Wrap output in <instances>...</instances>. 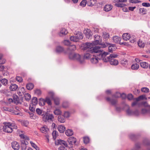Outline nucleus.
Instances as JSON below:
<instances>
[{"instance_id": "1", "label": "nucleus", "mask_w": 150, "mask_h": 150, "mask_svg": "<svg viewBox=\"0 0 150 150\" xmlns=\"http://www.w3.org/2000/svg\"><path fill=\"white\" fill-rule=\"evenodd\" d=\"M107 43L101 44L99 45L96 46L95 47L93 46L91 50H90V52L93 53H96V55L98 56V58L99 59H103L104 58H105L106 55L108 54L107 52H103V50L100 49L101 48H105L108 46Z\"/></svg>"}, {"instance_id": "2", "label": "nucleus", "mask_w": 150, "mask_h": 150, "mask_svg": "<svg viewBox=\"0 0 150 150\" xmlns=\"http://www.w3.org/2000/svg\"><path fill=\"white\" fill-rule=\"evenodd\" d=\"M117 55L115 54H112L110 55L109 57L104 58L103 60L104 62H110V64L112 65H117L118 64V61L117 60L114 59V58L117 57Z\"/></svg>"}, {"instance_id": "3", "label": "nucleus", "mask_w": 150, "mask_h": 150, "mask_svg": "<svg viewBox=\"0 0 150 150\" xmlns=\"http://www.w3.org/2000/svg\"><path fill=\"white\" fill-rule=\"evenodd\" d=\"M3 131L7 133H11L13 131V128L16 129L17 127L10 122H4L3 123Z\"/></svg>"}, {"instance_id": "4", "label": "nucleus", "mask_w": 150, "mask_h": 150, "mask_svg": "<svg viewBox=\"0 0 150 150\" xmlns=\"http://www.w3.org/2000/svg\"><path fill=\"white\" fill-rule=\"evenodd\" d=\"M70 59L74 60H76L80 63H82L83 62V59L81 55L77 53H70L69 55Z\"/></svg>"}, {"instance_id": "5", "label": "nucleus", "mask_w": 150, "mask_h": 150, "mask_svg": "<svg viewBox=\"0 0 150 150\" xmlns=\"http://www.w3.org/2000/svg\"><path fill=\"white\" fill-rule=\"evenodd\" d=\"M56 115H59L58 120L61 123H64L65 122V118L70 116L71 113H54Z\"/></svg>"}, {"instance_id": "6", "label": "nucleus", "mask_w": 150, "mask_h": 150, "mask_svg": "<svg viewBox=\"0 0 150 150\" xmlns=\"http://www.w3.org/2000/svg\"><path fill=\"white\" fill-rule=\"evenodd\" d=\"M39 115H42L43 116L42 117L43 120L45 122L47 121L49 122L52 121V120L53 118V116L52 114H49V113H37Z\"/></svg>"}, {"instance_id": "7", "label": "nucleus", "mask_w": 150, "mask_h": 150, "mask_svg": "<svg viewBox=\"0 0 150 150\" xmlns=\"http://www.w3.org/2000/svg\"><path fill=\"white\" fill-rule=\"evenodd\" d=\"M83 38V36L80 33H78L76 36H72L70 38L71 41L75 42H77L79 41V40L82 39Z\"/></svg>"}, {"instance_id": "8", "label": "nucleus", "mask_w": 150, "mask_h": 150, "mask_svg": "<svg viewBox=\"0 0 150 150\" xmlns=\"http://www.w3.org/2000/svg\"><path fill=\"white\" fill-rule=\"evenodd\" d=\"M93 43H86L83 44L82 47L83 49L84 50H87L90 52V50H91L93 46Z\"/></svg>"}, {"instance_id": "9", "label": "nucleus", "mask_w": 150, "mask_h": 150, "mask_svg": "<svg viewBox=\"0 0 150 150\" xmlns=\"http://www.w3.org/2000/svg\"><path fill=\"white\" fill-rule=\"evenodd\" d=\"M95 41L93 42V45H96L100 44L101 42V39L100 36L98 35H96L94 36Z\"/></svg>"}, {"instance_id": "10", "label": "nucleus", "mask_w": 150, "mask_h": 150, "mask_svg": "<svg viewBox=\"0 0 150 150\" xmlns=\"http://www.w3.org/2000/svg\"><path fill=\"white\" fill-rule=\"evenodd\" d=\"M150 113H127L126 115L127 116L137 117L139 116H144V115H149Z\"/></svg>"}, {"instance_id": "11", "label": "nucleus", "mask_w": 150, "mask_h": 150, "mask_svg": "<svg viewBox=\"0 0 150 150\" xmlns=\"http://www.w3.org/2000/svg\"><path fill=\"white\" fill-rule=\"evenodd\" d=\"M19 132V136L20 137L21 140H24L25 141L26 140H29L30 139L29 137L27 136L24 134V133L22 131H20Z\"/></svg>"}, {"instance_id": "12", "label": "nucleus", "mask_w": 150, "mask_h": 150, "mask_svg": "<svg viewBox=\"0 0 150 150\" xmlns=\"http://www.w3.org/2000/svg\"><path fill=\"white\" fill-rule=\"evenodd\" d=\"M11 146L15 150H18L20 148L19 144L16 142H12Z\"/></svg>"}, {"instance_id": "13", "label": "nucleus", "mask_w": 150, "mask_h": 150, "mask_svg": "<svg viewBox=\"0 0 150 150\" xmlns=\"http://www.w3.org/2000/svg\"><path fill=\"white\" fill-rule=\"evenodd\" d=\"M68 142L69 144L73 145L75 144L76 142V139L74 137H71L68 139Z\"/></svg>"}, {"instance_id": "14", "label": "nucleus", "mask_w": 150, "mask_h": 150, "mask_svg": "<svg viewBox=\"0 0 150 150\" xmlns=\"http://www.w3.org/2000/svg\"><path fill=\"white\" fill-rule=\"evenodd\" d=\"M112 8V5L110 4L106 5L104 7L103 10L106 12H108L110 11Z\"/></svg>"}, {"instance_id": "15", "label": "nucleus", "mask_w": 150, "mask_h": 150, "mask_svg": "<svg viewBox=\"0 0 150 150\" xmlns=\"http://www.w3.org/2000/svg\"><path fill=\"white\" fill-rule=\"evenodd\" d=\"M98 59H100L98 58V56L94 55L93 56L91 57V61L93 64H96L98 62Z\"/></svg>"}, {"instance_id": "16", "label": "nucleus", "mask_w": 150, "mask_h": 150, "mask_svg": "<svg viewBox=\"0 0 150 150\" xmlns=\"http://www.w3.org/2000/svg\"><path fill=\"white\" fill-rule=\"evenodd\" d=\"M40 130L41 132L45 134L47 133L49 131L48 128L46 126H44L41 127Z\"/></svg>"}, {"instance_id": "17", "label": "nucleus", "mask_w": 150, "mask_h": 150, "mask_svg": "<svg viewBox=\"0 0 150 150\" xmlns=\"http://www.w3.org/2000/svg\"><path fill=\"white\" fill-rule=\"evenodd\" d=\"M68 33V31L65 28H62L60 30L59 35L60 36H62L64 35L67 34Z\"/></svg>"}, {"instance_id": "18", "label": "nucleus", "mask_w": 150, "mask_h": 150, "mask_svg": "<svg viewBox=\"0 0 150 150\" xmlns=\"http://www.w3.org/2000/svg\"><path fill=\"white\" fill-rule=\"evenodd\" d=\"M106 100L110 103L112 105H115L116 104L117 100L115 99H111L109 97H107L106 98Z\"/></svg>"}, {"instance_id": "19", "label": "nucleus", "mask_w": 150, "mask_h": 150, "mask_svg": "<svg viewBox=\"0 0 150 150\" xmlns=\"http://www.w3.org/2000/svg\"><path fill=\"white\" fill-rule=\"evenodd\" d=\"M18 86L16 84H11L9 87V89L11 91H16L18 88Z\"/></svg>"}, {"instance_id": "20", "label": "nucleus", "mask_w": 150, "mask_h": 150, "mask_svg": "<svg viewBox=\"0 0 150 150\" xmlns=\"http://www.w3.org/2000/svg\"><path fill=\"white\" fill-rule=\"evenodd\" d=\"M21 149L23 150H25L26 149V145L27 143L25 141L21 140Z\"/></svg>"}, {"instance_id": "21", "label": "nucleus", "mask_w": 150, "mask_h": 150, "mask_svg": "<svg viewBox=\"0 0 150 150\" xmlns=\"http://www.w3.org/2000/svg\"><path fill=\"white\" fill-rule=\"evenodd\" d=\"M120 64L122 66L126 67L128 64V60L125 59H122L120 61Z\"/></svg>"}, {"instance_id": "22", "label": "nucleus", "mask_w": 150, "mask_h": 150, "mask_svg": "<svg viewBox=\"0 0 150 150\" xmlns=\"http://www.w3.org/2000/svg\"><path fill=\"white\" fill-rule=\"evenodd\" d=\"M58 129L60 133H62L65 131V128L64 126L60 125L58 126Z\"/></svg>"}, {"instance_id": "23", "label": "nucleus", "mask_w": 150, "mask_h": 150, "mask_svg": "<svg viewBox=\"0 0 150 150\" xmlns=\"http://www.w3.org/2000/svg\"><path fill=\"white\" fill-rule=\"evenodd\" d=\"M58 142L59 144H60L62 146H64V147L67 146V144L66 142L64 141L61 140H58Z\"/></svg>"}, {"instance_id": "24", "label": "nucleus", "mask_w": 150, "mask_h": 150, "mask_svg": "<svg viewBox=\"0 0 150 150\" xmlns=\"http://www.w3.org/2000/svg\"><path fill=\"white\" fill-rule=\"evenodd\" d=\"M55 51L56 52L60 53L63 51L64 49L60 46H58L56 47Z\"/></svg>"}, {"instance_id": "25", "label": "nucleus", "mask_w": 150, "mask_h": 150, "mask_svg": "<svg viewBox=\"0 0 150 150\" xmlns=\"http://www.w3.org/2000/svg\"><path fill=\"white\" fill-rule=\"evenodd\" d=\"M122 38L124 40H127L130 39V35L127 33L124 34L122 35Z\"/></svg>"}, {"instance_id": "26", "label": "nucleus", "mask_w": 150, "mask_h": 150, "mask_svg": "<svg viewBox=\"0 0 150 150\" xmlns=\"http://www.w3.org/2000/svg\"><path fill=\"white\" fill-rule=\"evenodd\" d=\"M140 65L141 67L145 69L147 68L149 66L148 64L145 62H140Z\"/></svg>"}, {"instance_id": "27", "label": "nucleus", "mask_w": 150, "mask_h": 150, "mask_svg": "<svg viewBox=\"0 0 150 150\" xmlns=\"http://www.w3.org/2000/svg\"><path fill=\"white\" fill-rule=\"evenodd\" d=\"M13 101L15 103L17 104L19 103L20 102H19V98L17 95H13Z\"/></svg>"}, {"instance_id": "28", "label": "nucleus", "mask_w": 150, "mask_h": 150, "mask_svg": "<svg viewBox=\"0 0 150 150\" xmlns=\"http://www.w3.org/2000/svg\"><path fill=\"white\" fill-rule=\"evenodd\" d=\"M121 38L117 36H114L113 38V41L115 43H118L120 41Z\"/></svg>"}, {"instance_id": "29", "label": "nucleus", "mask_w": 150, "mask_h": 150, "mask_svg": "<svg viewBox=\"0 0 150 150\" xmlns=\"http://www.w3.org/2000/svg\"><path fill=\"white\" fill-rule=\"evenodd\" d=\"M34 86V85L32 83H29L26 85L27 88L28 90H31L33 89Z\"/></svg>"}, {"instance_id": "30", "label": "nucleus", "mask_w": 150, "mask_h": 150, "mask_svg": "<svg viewBox=\"0 0 150 150\" xmlns=\"http://www.w3.org/2000/svg\"><path fill=\"white\" fill-rule=\"evenodd\" d=\"M110 45L108 47L109 51L112 52L115 49V47L114 45L110 44Z\"/></svg>"}, {"instance_id": "31", "label": "nucleus", "mask_w": 150, "mask_h": 150, "mask_svg": "<svg viewBox=\"0 0 150 150\" xmlns=\"http://www.w3.org/2000/svg\"><path fill=\"white\" fill-rule=\"evenodd\" d=\"M73 131L70 129L67 130L65 132L66 135L68 136H70L72 135L73 134Z\"/></svg>"}, {"instance_id": "32", "label": "nucleus", "mask_w": 150, "mask_h": 150, "mask_svg": "<svg viewBox=\"0 0 150 150\" xmlns=\"http://www.w3.org/2000/svg\"><path fill=\"white\" fill-rule=\"evenodd\" d=\"M139 66L138 64L135 63L133 64L131 67V69L133 70H137L139 68Z\"/></svg>"}, {"instance_id": "33", "label": "nucleus", "mask_w": 150, "mask_h": 150, "mask_svg": "<svg viewBox=\"0 0 150 150\" xmlns=\"http://www.w3.org/2000/svg\"><path fill=\"white\" fill-rule=\"evenodd\" d=\"M38 101L37 98L33 97L31 100V103L33 105H36L38 103Z\"/></svg>"}, {"instance_id": "34", "label": "nucleus", "mask_w": 150, "mask_h": 150, "mask_svg": "<svg viewBox=\"0 0 150 150\" xmlns=\"http://www.w3.org/2000/svg\"><path fill=\"white\" fill-rule=\"evenodd\" d=\"M45 100L42 98L39 99V104L40 106H43L45 104Z\"/></svg>"}, {"instance_id": "35", "label": "nucleus", "mask_w": 150, "mask_h": 150, "mask_svg": "<svg viewBox=\"0 0 150 150\" xmlns=\"http://www.w3.org/2000/svg\"><path fill=\"white\" fill-rule=\"evenodd\" d=\"M96 1L95 0H90L88 3V5L89 6H93L96 3Z\"/></svg>"}, {"instance_id": "36", "label": "nucleus", "mask_w": 150, "mask_h": 150, "mask_svg": "<svg viewBox=\"0 0 150 150\" xmlns=\"http://www.w3.org/2000/svg\"><path fill=\"white\" fill-rule=\"evenodd\" d=\"M139 13L142 14L143 15L146 13L147 10L144 8H141L139 9Z\"/></svg>"}, {"instance_id": "37", "label": "nucleus", "mask_w": 150, "mask_h": 150, "mask_svg": "<svg viewBox=\"0 0 150 150\" xmlns=\"http://www.w3.org/2000/svg\"><path fill=\"white\" fill-rule=\"evenodd\" d=\"M1 83L4 86H6L8 83V80L6 79H2L1 80Z\"/></svg>"}, {"instance_id": "38", "label": "nucleus", "mask_w": 150, "mask_h": 150, "mask_svg": "<svg viewBox=\"0 0 150 150\" xmlns=\"http://www.w3.org/2000/svg\"><path fill=\"white\" fill-rule=\"evenodd\" d=\"M30 143L31 144V146L34 148L36 150H40L39 148L34 143H33L32 141H30Z\"/></svg>"}, {"instance_id": "39", "label": "nucleus", "mask_w": 150, "mask_h": 150, "mask_svg": "<svg viewBox=\"0 0 150 150\" xmlns=\"http://www.w3.org/2000/svg\"><path fill=\"white\" fill-rule=\"evenodd\" d=\"M84 143L85 144H87L89 142V138L88 137H83Z\"/></svg>"}, {"instance_id": "40", "label": "nucleus", "mask_w": 150, "mask_h": 150, "mask_svg": "<svg viewBox=\"0 0 150 150\" xmlns=\"http://www.w3.org/2000/svg\"><path fill=\"white\" fill-rule=\"evenodd\" d=\"M76 49V46L74 45H72L69 46L68 50L70 51H74Z\"/></svg>"}, {"instance_id": "41", "label": "nucleus", "mask_w": 150, "mask_h": 150, "mask_svg": "<svg viewBox=\"0 0 150 150\" xmlns=\"http://www.w3.org/2000/svg\"><path fill=\"white\" fill-rule=\"evenodd\" d=\"M117 94H118V96H116V97H121L123 99H125L126 97V95L124 93H122V94H120L119 93H117Z\"/></svg>"}, {"instance_id": "42", "label": "nucleus", "mask_w": 150, "mask_h": 150, "mask_svg": "<svg viewBox=\"0 0 150 150\" xmlns=\"http://www.w3.org/2000/svg\"><path fill=\"white\" fill-rule=\"evenodd\" d=\"M30 117L32 119H35L37 118V116L34 113H29Z\"/></svg>"}, {"instance_id": "43", "label": "nucleus", "mask_w": 150, "mask_h": 150, "mask_svg": "<svg viewBox=\"0 0 150 150\" xmlns=\"http://www.w3.org/2000/svg\"><path fill=\"white\" fill-rule=\"evenodd\" d=\"M142 92L144 93H148L149 92V89L147 87H143L141 89Z\"/></svg>"}, {"instance_id": "44", "label": "nucleus", "mask_w": 150, "mask_h": 150, "mask_svg": "<svg viewBox=\"0 0 150 150\" xmlns=\"http://www.w3.org/2000/svg\"><path fill=\"white\" fill-rule=\"evenodd\" d=\"M115 5L117 7H123L125 6V4L123 3H115Z\"/></svg>"}, {"instance_id": "45", "label": "nucleus", "mask_w": 150, "mask_h": 150, "mask_svg": "<svg viewBox=\"0 0 150 150\" xmlns=\"http://www.w3.org/2000/svg\"><path fill=\"white\" fill-rule=\"evenodd\" d=\"M24 96L25 99L27 101H28L30 99L31 96L29 93L25 94Z\"/></svg>"}, {"instance_id": "46", "label": "nucleus", "mask_w": 150, "mask_h": 150, "mask_svg": "<svg viewBox=\"0 0 150 150\" xmlns=\"http://www.w3.org/2000/svg\"><path fill=\"white\" fill-rule=\"evenodd\" d=\"M138 46L141 47H143L145 46V43L143 42L142 41L139 40V42H138Z\"/></svg>"}, {"instance_id": "47", "label": "nucleus", "mask_w": 150, "mask_h": 150, "mask_svg": "<svg viewBox=\"0 0 150 150\" xmlns=\"http://www.w3.org/2000/svg\"><path fill=\"white\" fill-rule=\"evenodd\" d=\"M145 98V96L141 95L139 96L138 98H135V100L137 101H139L141 100H143Z\"/></svg>"}, {"instance_id": "48", "label": "nucleus", "mask_w": 150, "mask_h": 150, "mask_svg": "<svg viewBox=\"0 0 150 150\" xmlns=\"http://www.w3.org/2000/svg\"><path fill=\"white\" fill-rule=\"evenodd\" d=\"M103 36L104 38L106 39L109 38V35L106 32H103Z\"/></svg>"}, {"instance_id": "49", "label": "nucleus", "mask_w": 150, "mask_h": 150, "mask_svg": "<svg viewBox=\"0 0 150 150\" xmlns=\"http://www.w3.org/2000/svg\"><path fill=\"white\" fill-rule=\"evenodd\" d=\"M55 103L57 105H58L59 104V99L57 97H55L53 99Z\"/></svg>"}, {"instance_id": "50", "label": "nucleus", "mask_w": 150, "mask_h": 150, "mask_svg": "<svg viewBox=\"0 0 150 150\" xmlns=\"http://www.w3.org/2000/svg\"><path fill=\"white\" fill-rule=\"evenodd\" d=\"M87 3V1L86 0H83L80 3V5L81 6L84 7L86 5Z\"/></svg>"}, {"instance_id": "51", "label": "nucleus", "mask_w": 150, "mask_h": 150, "mask_svg": "<svg viewBox=\"0 0 150 150\" xmlns=\"http://www.w3.org/2000/svg\"><path fill=\"white\" fill-rule=\"evenodd\" d=\"M35 106L34 105H30L29 107V110L30 111L32 112H33L35 111Z\"/></svg>"}, {"instance_id": "52", "label": "nucleus", "mask_w": 150, "mask_h": 150, "mask_svg": "<svg viewBox=\"0 0 150 150\" xmlns=\"http://www.w3.org/2000/svg\"><path fill=\"white\" fill-rule=\"evenodd\" d=\"M22 125L25 127H27L29 125V122L27 120H23L22 123Z\"/></svg>"}, {"instance_id": "53", "label": "nucleus", "mask_w": 150, "mask_h": 150, "mask_svg": "<svg viewBox=\"0 0 150 150\" xmlns=\"http://www.w3.org/2000/svg\"><path fill=\"white\" fill-rule=\"evenodd\" d=\"M48 94L50 97L53 99L55 97H54V93L52 91H50L48 92Z\"/></svg>"}, {"instance_id": "54", "label": "nucleus", "mask_w": 150, "mask_h": 150, "mask_svg": "<svg viewBox=\"0 0 150 150\" xmlns=\"http://www.w3.org/2000/svg\"><path fill=\"white\" fill-rule=\"evenodd\" d=\"M45 101V102L47 103L49 105H51L52 104L51 101L48 97L46 98Z\"/></svg>"}, {"instance_id": "55", "label": "nucleus", "mask_w": 150, "mask_h": 150, "mask_svg": "<svg viewBox=\"0 0 150 150\" xmlns=\"http://www.w3.org/2000/svg\"><path fill=\"white\" fill-rule=\"evenodd\" d=\"M91 55L88 52H86L85 54L84 57L85 59H88L90 57Z\"/></svg>"}, {"instance_id": "56", "label": "nucleus", "mask_w": 150, "mask_h": 150, "mask_svg": "<svg viewBox=\"0 0 150 150\" xmlns=\"http://www.w3.org/2000/svg\"><path fill=\"white\" fill-rule=\"evenodd\" d=\"M69 106V103L67 102H64L62 104V106L63 108H66L68 107Z\"/></svg>"}, {"instance_id": "57", "label": "nucleus", "mask_w": 150, "mask_h": 150, "mask_svg": "<svg viewBox=\"0 0 150 150\" xmlns=\"http://www.w3.org/2000/svg\"><path fill=\"white\" fill-rule=\"evenodd\" d=\"M16 81L19 82H22L23 81L22 77L19 76H16Z\"/></svg>"}, {"instance_id": "58", "label": "nucleus", "mask_w": 150, "mask_h": 150, "mask_svg": "<svg viewBox=\"0 0 150 150\" xmlns=\"http://www.w3.org/2000/svg\"><path fill=\"white\" fill-rule=\"evenodd\" d=\"M52 135L54 139H56L57 135V132L55 131H54L52 133Z\"/></svg>"}, {"instance_id": "59", "label": "nucleus", "mask_w": 150, "mask_h": 150, "mask_svg": "<svg viewBox=\"0 0 150 150\" xmlns=\"http://www.w3.org/2000/svg\"><path fill=\"white\" fill-rule=\"evenodd\" d=\"M129 137L132 140L134 139L136 137V136L133 134H130L129 135Z\"/></svg>"}, {"instance_id": "60", "label": "nucleus", "mask_w": 150, "mask_h": 150, "mask_svg": "<svg viewBox=\"0 0 150 150\" xmlns=\"http://www.w3.org/2000/svg\"><path fill=\"white\" fill-rule=\"evenodd\" d=\"M63 44L66 45H69L70 44V42L68 40H64L63 42Z\"/></svg>"}, {"instance_id": "61", "label": "nucleus", "mask_w": 150, "mask_h": 150, "mask_svg": "<svg viewBox=\"0 0 150 150\" xmlns=\"http://www.w3.org/2000/svg\"><path fill=\"white\" fill-rule=\"evenodd\" d=\"M142 104L145 107H149L150 108V105H149L146 102H143L142 103Z\"/></svg>"}, {"instance_id": "62", "label": "nucleus", "mask_w": 150, "mask_h": 150, "mask_svg": "<svg viewBox=\"0 0 150 150\" xmlns=\"http://www.w3.org/2000/svg\"><path fill=\"white\" fill-rule=\"evenodd\" d=\"M35 93L38 95H39L41 94V91L40 90L37 89L35 91Z\"/></svg>"}, {"instance_id": "63", "label": "nucleus", "mask_w": 150, "mask_h": 150, "mask_svg": "<svg viewBox=\"0 0 150 150\" xmlns=\"http://www.w3.org/2000/svg\"><path fill=\"white\" fill-rule=\"evenodd\" d=\"M2 110L4 111H7L10 112V109L7 107H4L2 108Z\"/></svg>"}, {"instance_id": "64", "label": "nucleus", "mask_w": 150, "mask_h": 150, "mask_svg": "<svg viewBox=\"0 0 150 150\" xmlns=\"http://www.w3.org/2000/svg\"><path fill=\"white\" fill-rule=\"evenodd\" d=\"M142 5L144 6L149 7L150 6V4L147 3H142Z\"/></svg>"}]
</instances>
